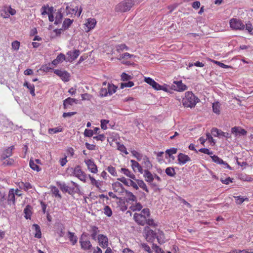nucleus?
Masks as SVG:
<instances>
[{"instance_id": "nucleus-1", "label": "nucleus", "mask_w": 253, "mask_h": 253, "mask_svg": "<svg viewBox=\"0 0 253 253\" xmlns=\"http://www.w3.org/2000/svg\"><path fill=\"white\" fill-rule=\"evenodd\" d=\"M199 99L195 95L190 91L185 93V96L182 99V104L185 107L192 108L195 107Z\"/></svg>"}, {"instance_id": "nucleus-2", "label": "nucleus", "mask_w": 253, "mask_h": 253, "mask_svg": "<svg viewBox=\"0 0 253 253\" xmlns=\"http://www.w3.org/2000/svg\"><path fill=\"white\" fill-rule=\"evenodd\" d=\"M133 5L132 0H125L118 4L115 7L117 12H124L129 10Z\"/></svg>"}, {"instance_id": "nucleus-3", "label": "nucleus", "mask_w": 253, "mask_h": 253, "mask_svg": "<svg viewBox=\"0 0 253 253\" xmlns=\"http://www.w3.org/2000/svg\"><path fill=\"white\" fill-rule=\"evenodd\" d=\"M230 26L232 29L234 30H244L245 25L240 19L232 18L229 22Z\"/></svg>"}, {"instance_id": "nucleus-4", "label": "nucleus", "mask_w": 253, "mask_h": 253, "mask_svg": "<svg viewBox=\"0 0 253 253\" xmlns=\"http://www.w3.org/2000/svg\"><path fill=\"white\" fill-rule=\"evenodd\" d=\"M144 232L145 234V238L147 241L153 242L154 240L157 238L158 241L160 243L158 236H157L156 233L152 230L150 229L148 226L144 228Z\"/></svg>"}, {"instance_id": "nucleus-5", "label": "nucleus", "mask_w": 253, "mask_h": 253, "mask_svg": "<svg viewBox=\"0 0 253 253\" xmlns=\"http://www.w3.org/2000/svg\"><path fill=\"white\" fill-rule=\"evenodd\" d=\"M80 243L81 248L84 250H88L91 249L92 245L90 242L87 239V236L85 233H83L80 239Z\"/></svg>"}, {"instance_id": "nucleus-6", "label": "nucleus", "mask_w": 253, "mask_h": 253, "mask_svg": "<svg viewBox=\"0 0 253 253\" xmlns=\"http://www.w3.org/2000/svg\"><path fill=\"white\" fill-rule=\"evenodd\" d=\"M0 15L4 18H7L9 17L10 14L14 15L16 14V10L14 9L11 8L10 6H4L0 11Z\"/></svg>"}, {"instance_id": "nucleus-7", "label": "nucleus", "mask_w": 253, "mask_h": 253, "mask_svg": "<svg viewBox=\"0 0 253 253\" xmlns=\"http://www.w3.org/2000/svg\"><path fill=\"white\" fill-rule=\"evenodd\" d=\"M74 175L78 177L81 181L85 182H86V175L82 170L80 166H76L73 171Z\"/></svg>"}, {"instance_id": "nucleus-8", "label": "nucleus", "mask_w": 253, "mask_h": 253, "mask_svg": "<svg viewBox=\"0 0 253 253\" xmlns=\"http://www.w3.org/2000/svg\"><path fill=\"white\" fill-rule=\"evenodd\" d=\"M54 73L60 77L64 82H68L70 80V75L67 71L55 69Z\"/></svg>"}, {"instance_id": "nucleus-9", "label": "nucleus", "mask_w": 253, "mask_h": 253, "mask_svg": "<svg viewBox=\"0 0 253 253\" xmlns=\"http://www.w3.org/2000/svg\"><path fill=\"white\" fill-rule=\"evenodd\" d=\"M133 218L139 225L144 226L146 224L147 218L141 214L135 213L133 215Z\"/></svg>"}, {"instance_id": "nucleus-10", "label": "nucleus", "mask_w": 253, "mask_h": 253, "mask_svg": "<svg viewBox=\"0 0 253 253\" xmlns=\"http://www.w3.org/2000/svg\"><path fill=\"white\" fill-rule=\"evenodd\" d=\"M173 85V89L178 91H183L187 89L186 85L182 83L181 81H174Z\"/></svg>"}, {"instance_id": "nucleus-11", "label": "nucleus", "mask_w": 253, "mask_h": 253, "mask_svg": "<svg viewBox=\"0 0 253 253\" xmlns=\"http://www.w3.org/2000/svg\"><path fill=\"white\" fill-rule=\"evenodd\" d=\"M85 163L87 166L88 169L92 173H95L97 172L96 165L91 160L88 159L84 161Z\"/></svg>"}, {"instance_id": "nucleus-12", "label": "nucleus", "mask_w": 253, "mask_h": 253, "mask_svg": "<svg viewBox=\"0 0 253 253\" xmlns=\"http://www.w3.org/2000/svg\"><path fill=\"white\" fill-rule=\"evenodd\" d=\"M68 57L67 58V61H72L75 60L80 55V51L79 50H75L74 51H69L67 52Z\"/></svg>"}, {"instance_id": "nucleus-13", "label": "nucleus", "mask_w": 253, "mask_h": 253, "mask_svg": "<svg viewBox=\"0 0 253 253\" xmlns=\"http://www.w3.org/2000/svg\"><path fill=\"white\" fill-rule=\"evenodd\" d=\"M231 132L236 136L238 135H245L247 134V131L239 126H235L231 128Z\"/></svg>"}, {"instance_id": "nucleus-14", "label": "nucleus", "mask_w": 253, "mask_h": 253, "mask_svg": "<svg viewBox=\"0 0 253 253\" xmlns=\"http://www.w3.org/2000/svg\"><path fill=\"white\" fill-rule=\"evenodd\" d=\"M178 164L182 165L186 164L188 162H190L191 159L188 155L183 153H180L178 155Z\"/></svg>"}, {"instance_id": "nucleus-15", "label": "nucleus", "mask_w": 253, "mask_h": 253, "mask_svg": "<svg viewBox=\"0 0 253 253\" xmlns=\"http://www.w3.org/2000/svg\"><path fill=\"white\" fill-rule=\"evenodd\" d=\"M144 81L146 83L152 86L155 89L158 90L159 89H161L160 85L151 78H145Z\"/></svg>"}, {"instance_id": "nucleus-16", "label": "nucleus", "mask_w": 253, "mask_h": 253, "mask_svg": "<svg viewBox=\"0 0 253 253\" xmlns=\"http://www.w3.org/2000/svg\"><path fill=\"white\" fill-rule=\"evenodd\" d=\"M14 189H11L8 192V196L7 197V200L8 204L10 205H15V196L14 195V194L13 193Z\"/></svg>"}, {"instance_id": "nucleus-17", "label": "nucleus", "mask_w": 253, "mask_h": 253, "mask_svg": "<svg viewBox=\"0 0 253 253\" xmlns=\"http://www.w3.org/2000/svg\"><path fill=\"white\" fill-rule=\"evenodd\" d=\"M113 190L116 191L118 192V193H122L124 192H125V189L124 188L123 185L119 182H116L112 184Z\"/></svg>"}, {"instance_id": "nucleus-18", "label": "nucleus", "mask_w": 253, "mask_h": 253, "mask_svg": "<svg viewBox=\"0 0 253 253\" xmlns=\"http://www.w3.org/2000/svg\"><path fill=\"white\" fill-rule=\"evenodd\" d=\"M130 163H131V167L134 171H135V169H137L138 171L140 173H143V169H142V167L139 165V164L137 162H136L134 160H130Z\"/></svg>"}, {"instance_id": "nucleus-19", "label": "nucleus", "mask_w": 253, "mask_h": 253, "mask_svg": "<svg viewBox=\"0 0 253 253\" xmlns=\"http://www.w3.org/2000/svg\"><path fill=\"white\" fill-rule=\"evenodd\" d=\"M144 176L147 182L151 183L153 181L154 177L152 174L148 169L144 170Z\"/></svg>"}, {"instance_id": "nucleus-20", "label": "nucleus", "mask_w": 253, "mask_h": 253, "mask_svg": "<svg viewBox=\"0 0 253 253\" xmlns=\"http://www.w3.org/2000/svg\"><path fill=\"white\" fill-rule=\"evenodd\" d=\"M98 240L102 247H105L108 245V238L106 236L100 234L98 236Z\"/></svg>"}, {"instance_id": "nucleus-21", "label": "nucleus", "mask_w": 253, "mask_h": 253, "mask_svg": "<svg viewBox=\"0 0 253 253\" xmlns=\"http://www.w3.org/2000/svg\"><path fill=\"white\" fill-rule=\"evenodd\" d=\"M96 23V21L94 18H89L87 19L85 25L88 28V31L94 28Z\"/></svg>"}, {"instance_id": "nucleus-22", "label": "nucleus", "mask_w": 253, "mask_h": 253, "mask_svg": "<svg viewBox=\"0 0 253 253\" xmlns=\"http://www.w3.org/2000/svg\"><path fill=\"white\" fill-rule=\"evenodd\" d=\"M14 149V146H11L6 149L3 153L2 155V158L3 159H5L9 157L12 155V151Z\"/></svg>"}, {"instance_id": "nucleus-23", "label": "nucleus", "mask_w": 253, "mask_h": 253, "mask_svg": "<svg viewBox=\"0 0 253 253\" xmlns=\"http://www.w3.org/2000/svg\"><path fill=\"white\" fill-rule=\"evenodd\" d=\"M68 237L73 245H74L77 243L78 241V237L75 235L74 233L68 231Z\"/></svg>"}, {"instance_id": "nucleus-24", "label": "nucleus", "mask_w": 253, "mask_h": 253, "mask_svg": "<svg viewBox=\"0 0 253 253\" xmlns=\"http://www.w3.org/2000/svg\"><path fill=\"white\" fill-rule=\"evenodd\" d=\"M32 229L36 232L35 237L37 238H41L42 237V233L40 227L37 224H34L32 226Z\"/></svg>"}, {"instance_id": "nucleus-25", "label": "nucleus", "mask_w": 253, "mask_h": 253, "mask_svg": "<svg viewBox=\"0 0 253 253\" xmlns=\"http://www.w3.org/2000/svg\"><path fill=\"white\" fill-rule=\"evenodd\" d=\"M88 176L91 181V184L95 186L96 188L100 189V186L102 185V182L99 180H96L90 175H89Z\"/></svg>"}, {"instance_id": "nucleus-26", "label": "nucleus", "mask_w": 253, "mask_h": 253, "mask_svg": "<svg viewBox=\"0 0 253 253\" xmlns=\"http://www.w3.org/2000/svg\"><path fill=\"white\" fill-rule=\"evenodd\" d=\"M62 17H63V15L61 13V10H58V12L56 14L55 20L54 22V24L55 25H58L59 24H60L62 22Z\"/></svg>"}, {"instance_id": "nucleus-27", "label": "nucleus", "mask_w": 253, "mask_h": 253, "mask_svg": "<svg viewBox=\"0 0 253 253\" xmlns=\"http://www.w3.org/2000/svg\"><path fill=\"white\" fill-rule=\"evenodd\" d=\"M31 207L29 205H27L24 210V212L25 213L24 217L27 219H30L32 214L31 212Z\"/></svg>"}, {"instance_id": "nucleus-28", "label": "nucleus", "mask_w": 253, "mask_h": 253, "mask_svg": "<svg viewBox=\"0 0 253 253\" xmlns=\"http://www.w3.org/2000/svg\"><path fill=\"white\" fill-rule=\"evenodd\" d=\"M121 172H123L126 176L129 177L132 179H135V176L128 169L125 168H122Z\"/></svg>"}, {"instance_id": "nucleus-29", "label": "nucleus", "mask_w": 253, "mask_h": 253, "mask_svg": "<svg viewBox=\"0 0 253 253\" xmlns=\"http://www.w3.org/2000/svg\"><path fill=\"white\" fill-rule=\"evenodd\" d=\"M78 10V7L77 6L75 8H71L69 6H67L66 7V12L67 14H76Z\"/></svg>"}, {"instance_id": "nucleus-30", "label": "nucleus", "mask_w": 253, "mask_h": 253, "mask_svg": "<svg viewBox=\"0 0 253 253\" xmlns=\"http://www.w3.org/2000/svg\"><path fill=\"white\" fill-rule=\"evenodd\" d=\"M73 22V20H71L69 18H66L63 21V24H62V28L64 30L67 29L69 28V27L71 26V25L72 24Z\"/></svg>"}, {"instance_id": "nucleus-31", "label": "nucleus", "mask_w": 253, "mask_h": 253, "mask_svg": "<svg viewBox=\"0 0 253 253\" xmlns=\"http://www.w3.org/2000/svg\"><path fill=\"white\" fill-rule=\"evenodd\" d=\"M117 86L113 84H108L107 85V92L109 95H112L116 92Z\"/></svg>"}, {"instance_id": "nucleus-32", "label": "nucleus", "mask_w": 253, "mask_h": 253, "mask_svg": "<svg viewBox=\"0 0 253 253\" xmlns=\"http://www.w3.org/2000/svg\"><path fill=\"white\" fill-rule=\"evenodd\" d=\"M137 182L138 186H139L141 188L143 189L144 190H145L147 193L149 192V190H148L146 184L144 183V182L143 180L137 179Z\"/></svg>"}, {"instance_id": "nucleus-33", "label": "nucleus", "mask_w": 253, "mask_h": 253, "mask_svg": "<svg viewBox=\"0 0 253 253\" xmlns=\"http://www.w3.org/2000/svg\"><path fill=\"white\" fill-rule=\"evenodd\" d=\"M212 110L216 114H219L220 113V104L218 102H216L212 104Z\"/></svg>"}, {"instance_id": "nucleus-34", "label": "nucleus", "mask_w": 253, "mask_h": 253, "mask_svg": "<svg viewBox=\"0 0 253 253\" xmlns=\"http://www.w3.org/2000/svg\"><path fill=\"white\" fill-rule=\"evenodd\" d=\"M125 192L127 200L129 201H135L136 200V197L131 192L127 190H125Z\"/></svg>"}, {"instance_id": "nucleus-35", "label": "nucleus", "mask_w": 253, "mask_h": 253, "mask_svg": "<svg viewBox=\"0 0 253 253\" xmlns=\"http://www.w3.org/2000/svg\"><path fill=\"white\" fill-rule=\"evenodd\" d=\"M77 101V100L76 99L72 98L70 97H68L67 99H66L64 101L63 105L64 106V108L66 107V106L67 105H72L73 103L76 102Z\"/></svg>"}, {"instance_id": "nucleus-36", "label": "nucleus", "mask_w": 253, "mask_h": 253, "mask_svg": "<svg viewBox=\"0 0 253 253\" xmlns=\"http://www.w3.org/2000/svg\"><path fill=\"white\" fill-rule=\"evenodd\" d=\"M177 151V148H171L169 149H167L166 151V153L169 156V157L172 158L173 159L174 157L172 156V155L176 153Z\"/></svg>"}, {"instance_id": "nucleus-37", "label": "nucleus", "mask_w": 253, "mask_h": 253, "mask_svg": "<svg viewBox=\"0 0 253 253\" xmlns=\"http://www.w3.org/2000/svg\"><path fill=\"white\" fill-rule=\"evenodd\" d=\"M143 160H144V164L145 167L147 169L149 170V169H152V165L151 163L150 162L149 158L145 156L143 158Z\"/></svg>"}, {"instance_id": "nucleus-38", "label": "nucleus", "mask_w": 253, "mask_h": 253, "mask_svg": "<svg viewBox=\"0 0 253 253\" xmlns=\"http://www.w3.org/2000/svg\"><path fill=\"white\" fill-rule=\"evenodd\" d=\"M51 192L52 194L54 195V196H55L56 197H58L59 199H61V195L59 193V190L57 187H56L55 186H52Z\"/></svg>"}, {"instance_id": "nucleus-39", "label": "nucleus", "mask_w": 253, "mask_h": 253, "mask_svg": "<svg viewBox=\"0 0 253 253\" xmlns=\"http://www.w3.org/2000/svg\"><path fill=\"white\" fill-rule=\"evenodd\" d=\"M128 49V47L125 44H119L116 46V50L119 53L121 52L124 50H127Z\"/></svg>"}, {"instance_id": "nucleus-40", "label": "nucleus", "mask_w": 253, "mask_h": 253, "mask_svg": "<svg viewBox=\"0 0 253 253\" xmlns=\"http://www.w3.org/2000/svg\"><path fill=\"white\" fill-rule=\"evenodd\" d=\"M140 247L148 253H152L153 252L150 247L146 243H141Z\"/></svg>"}, {"instance_id": "nucleus-41", "label": "nucleus", "mask_w": 253, "mask_h": 253, "mask_svg": "<svg viewBox=\"0 0 253 253\" xmlns=\"http://www.w3.org/2000/svg\"><path fill=\"white\" fill-rule=\"evenodd\" d=\"M103 212L107 216L110 217L112 214V211L108 206H105L103 209Z\"/></svg>"}, {"instance_id": "nucleus-42", "label": "nucleus", "mask_w": 253, "mask_h": 253, "mask_svg": "<svg viewBox=\"0 0 253 253\" xmlns=\"http://www.w3.org/2000/svg\"><path fill=\"white\" fill-rule=\"evenodd\" d=\"M166 174L170 176H173L175 174V170L173 168L169 167L166 169Z\"/></svg>"}, {"instance_id": "nucleus-43", "label": "nucleus", "mask_w": 253, "mask_h": 253, "mask_svg": "<svg viewBox=\"0 0 253 253\" xmlns=\"http://www.w3.org/2000/svg\"><path fill=\"white\" fill-rule=\"evenodd\" d=\"M29 165H30V168L32 169H33L34 170H36L37 171H39L40 170V169L39 167L37 164H36L34 163V162L32 160H30V161Z\"/></svg>"}, {"instance_id": "nucleus-44", "label": "nucleus", "mask_w": 253, "mask_h": 253, "mask_svg": "<svg viewBox=\"0 0 253 253\" xmlns=\"http://www.w3.org/2000/svg\"><path fill=\"white\" fill-rule=\"evenodd\" d=\"M211 157L212 159V161L218 164H221L223 163V160L219 158L217 156L213 155L211 156Z\"/></svg>"}, {"instance_id": "nucleus-45", "label": "nucleus", "mask_w": 253, "mask_h": 253, "mask_svg": "<svg viewBox=\"0 0 253 253\" xmlns=\"http://www.w3.org/2000/svg\"><path fill=\"white\" fill-rule=\"evenodd\" d=\"M245 28L251 35H253V27L250 22L246 24Z\"/></svg>"}, {"instance_id": "nucleus-46", "label": "nucleus", "mask_w": 253, "mask_h": 253, "mask_svg": "<svg viewBox=\"0 0 253 253\" xmlns=\"http://www.w3.org/2000/svg\"><path fill=\"white\" fill-rule=\"evenodd\" d=\"M236 200V203L237 204H242L245 201H248V199L247 198H243L241 196H234V197Z\"/></svg>"}, {"instance_id": "nucleus-47", "label": "nucleus", "mask_w": 253, "mask_h": 253, "mask_svg": "<svg viewBox=\"0 0 253 253\" xmlns=\"http://www.w3.org/2000/svg\"><path fill=\"white\" fill-rule=\"evenodd\" d=\"M139 214H141V215L145 216L146 218H148L150 217V210L148 208L144 209L142 210L141 213H140Z\"/></svg>"}, {"instance_id": "nucleus-48", "label": "nucleus", "mask_w": 253, "mask_h": 253, "mask_svg": "<svg viewBox=\"0 0 253 253\" xmlns=\"http://www.w3.org/2000/svg\"><path fill=\"white\" fill-rule=\"evenodd\" d=\"M134 85L133 82L131 81H128L127 83H121V88H124V87H130Z\"/></svg>"}, {"instance_id": "nucleus-49", "label": "nucleus", "mask_w": 253, "mask_h": 253, "mask_svg": "<svg viewBox=\"0 0 253 253\" xmlns=\"http://www.w3.org/2000/svg\"><path fill=\"white\" fill-rule=\"evenodd\" d=\"M107 170L113 176H117V172L114 167L110 166L108 167V168H107Z\"/></svg>"}, {"instance_id": "nucleus-50", "label": "nucleus", "mask_w": 253, "mask_h": 253, "mask_svg": "<svg viewBox=\"0 0 253 253\" xmlns=\"http://www.w3.org/2000/svg\"><path fill=\"white\" fill-rule=\"evenodd\" d=\"M21 187H23L24 189L26 191H28L30 189L32 188V185L29 182H22L21 184Z\"/></svg>"}, {"instance_id": "nucleus-51", "label": "nucleus", "mask_w": 253, "mask_h": 253, "mask_svg": "<svg viewBox=\"0 0 253 253\" xmlns=\"http://www.w3.org/2000/svg\"><path fill=\"white\" fill-rule=\"evenodd\" d=\"M62 130V128L58 127H56L55 128H49L48 129V132L50 134H54L59 132H61Z\"/></svg>"}, {"instance_id": "nucleus-52", "label": "nucleus", "mask_w": 253, "mask_h": 253, "mask_svg": "<svg viewBox=\"0 0 253 253\" xmlns=\"http://www.w3.org/2000/svg\"><path fill=\"white\" fill-rule=\"evenodd\" d=\"M132 155L135 157L138 161H140L142 159V155L138 152L133 150L131 151Z\"/></svg>"}, {"instance_id": "nucleus-53", "label": "nucleus", "mask_w": 253, "mask_h": 253, "mask_svg": "<svg viewBox=\"0 0 253 253\" xmlns=\"http://www.w3.org/2000/svg\"><path fill=\"white\" fill-rule=\"evenodd\" d=\"M98 228L95 226H93L92 227V234H91V237L92 239H95L96 236L98 232Z\"/></svg>"}, {"instance_id": "nucleus-54", "label": "nucleus", "mask_w": 253, "mask_h": 253, "mask_svg": "<svg viewBox=\"0 0 253 253\" xmlns=\"http://www.w3.org/2000/svg\"><path fill=\"white\" fill-rule=\"evenodd\" d=\"M152 249L155 251L156 253H165L164 251L157 245L153 244Z\"/></svg>"}, {"instance_id": "nucleus-55", "label": "nucleus", "mask_w": 253, "mask_h": 253, "mask_svg": "<svg viewBox=\"0 0 253 253\" xmlns=\"http://www.w3.org/2000/svg\"><path fill=\"white\" fill-rule=\"evenodd\" d=\"M118 149L122 152L125 153L126 154H127L128 152L126 151V148L123 144H120V143H118Z\"/></svg>"}, {"instance_id": "nucleus-56", "label": "nucleus", "mask_w": 253, "mask_h": 253, "mask_svg": "<svg viewBox=\"0 0 253 253\" xmlns=\"http://www.w3.org/2000/svg\"><path fill=\"white\" fill-rule=\"evenodd\" d=\"M132 56H133V55L130 54L129 53L126 52L120 55L119 60H121L122 59H128Z\"/></svg>"}, {"instance_id": "nucleus-57", "label": "nucleus", "mask_w": 253, "mask_h": 253, "mask_svg": "<svg viewBox=\"0 0 253 253\" xmlns=\"http://www.w3.org/2000/svg\"><path fill=\"white\" fill-rule=\"evenodd\" d=\"M146 224L153 227H155L156 226L154 220L152 218H150L149 217L146 218Z\"/></svg>"}, {"instance_id": "nucleus-58", "label": "nucleus", "mask_w": 253, "mask_h": 253, "mask_svg": "<svg viewBox=\"0 0 253 253\" xmlns=\"http://www.w3.org/2000/svg\"><path fill=\"white\" fill-rule=\"evenodd\" d=\"M99 93L100 96L101 97L106 96L108 94V93L107 92V88L106 87L101 88Z\"/></svg>"}, {"instance_id": "nucleus-59", "label": "nucleus", "mask_w": 253, "mask_h": 253, "mask_svg": "<svg viewBox=\"0 0 253 253\" xmlns=\"http://www.w3.org/2000/svg\"><path fill=\"white\" fill-rule=\"evenodd\" d=\"M199 151L209 155L213 154V152L210 151L209 149L207 148H201L199 150Z\"/></svg>"}, {"instance_id": "nucleus-60", "label": "nucleus", "mask_w": 253, "mask_h": 253, "mask_svg": "<svg viewBox=\"0 0 253 253\" xmlns=\"http://www.w3.org/2000/svg\"><path fill=\"white\" fill-rule=\"evenodd\" d=\"M121 78L123 81H126L130 80L131 79V77L125 73H123L121 75Z\"/></svg>"}, {"instance_id": "nucleus-61", "label": "nucleus", "mask_w": 253, "mask_h": 253, "mask_svg": "<svg viewBox=\"0 0 253 253\" xmlns=\"http://www.w3.org/2000/svg\"><path fill=\"white\" fill-rule=\"evenodd\" d=\"M57 61H58L59 63L62 62L64 60H66V57L64 54L63 53H60L56 58Z\"/></svg>"}, {"instance_id": "nucleus-62", "label": "nucleus", "mask_w": 253, "mask_h": 253, "mask_svg": "<svg viewBox=\"0 0 253 253\" xmlns=\"http://www.w3.org/2000/svg\"><path fill=\"white\" fill-rule=\"evenodd\" d=\"M142 208V206L139 203H136L135 206L131 207V210L133 211H140Z\"/></svg>"}, {"instance_id": "nucleus-63", "label": "nucleus", "mask_w": 253, "mask_h": 253, "mask_svg": "<svg viewBox=\"0 0 253 253\" xmlns=\"http://www.w3.org/2000/svg\"><path fill=\"white\" fill-rule=\"evenodd\" d=\"M11 45L13 49L17 50L19 48L20 42L17 41H14L12 42Z\"/></svg>"}, {"instance_id": "nucleus-64", "label": "nucleus", "mask_w": 253, "mask_h": 253, "mask_svg": "<svg viewBox=\"0 0 253 253\" xmlns=\"http://www.w3.org/2000/svg\"><path fill=\"white\" fill-rule=\"evenodd\" d=\"M93 134V131L91 129H85L84 132V135L86 137H91Z\"/></svg>"}]
</instances>
